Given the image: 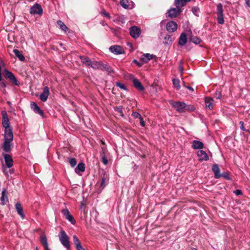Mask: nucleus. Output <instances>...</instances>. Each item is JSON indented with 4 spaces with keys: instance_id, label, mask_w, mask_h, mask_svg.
Segmentation results:
<instances>
[{
    "instance_id": "1",
    "label": "nucleus",
    "mask_w": 250,
    "mask_h": 250,
    "mask_svg": "<svg viewBox=\"0 0 250 250\" xmlns=\"http://www.w3.org/2000/svg\"><path fill=\"white\" fill-rule=\"evenodd\" d=\"M90 67L94 69H100L102 71H105L108 73L113 72L111 67L106 64L103 63L101 61L92 62Z\"/></svg>"
},
{
    "instance_id": "2",
    "label": "nucleus",
    "mask_w": 250,
    "mask_h": 250,
    "mask_svg": "<svg viewBox=\"0 0 250 250\" xmlns=\"http://www.w3.org/2000/svg\"><path fill=\"white\" fill-rule=\"evenodd\" d=\"M59 237L62 244L67 249H70V245L69 238L68 236L63 230H61L59 234Z\"/></svg>"
},
{
    "instance_id": "3",
    "label": "nucleus",
    "mask_w": 250,
    "mask_h": 250,
    "mask_svg": "<svg viewBox=\"0 0 250 250\" xmlns=\"http://www.w3.org/2000/svg\"><path fill=\"white\" fill-rule=\"evenodd\" d=\"M4 76L6 79H8L13 84L19 86L20 83L15 77L13 73L6 69L4 70Z\"/></svg>"
},
{
    "instance_id": "4",
    "label": "nucleus",
    "mask_w": 250,
    "mask_h": 250,
    "mask_svg": "<svg viewBox=\"0 0 250 250\" xmlns=\"http://www.w3.org/2000/svg\"><path fill=\"white\" fill-rule=\"evenodd\" d=\"M170 104L177 111L181 113L185 112V103L171 101Z\"/></svg>"
},
{
    "instance_id": "5",
    "label": "nucleus",
    "mask_w": 250,
    "mask_h": 250,
    "mask_svg": "<svg viewBox=\"0 0 250 250\" xmlns=\"http://www.w3.org/2000/svg\"><path fill=\"white\" fill-rule=\"evenodd\" d=\"M223 12V5L219 3L217 5L216 14L217 21L220 24H222L224 23Z\"/></svg>"
},
{
    "instance_id": "6",
    "label": "nucleus",
    "mask_w": 250,
    "mask_h": 250,
    "mask_svg": "<svg viewBox=\"0 0 250 250\" xmlns=\"http://www.w3.org/2000/svg\"><path fill=\"white\" fill-rule=\"evenodd\" d=\"M43 10L40 4L35 3L30 9V13L32 15H39L41 16L42 14Z\"/></svg>"
},
{
    "instance_id": "7",
    "label": "nucleus",
    "mask_w": 250,
    "mask_h": 250,
    "mask_svg": "<svg viewBox=\"0 0 250 250\" xmlns=\"http://www.w3.org/2000/svg\"><path fill=\"white\" fill-rule=\"evenodd\" d=\"M182 10L180 7L171 8L167 11V14L169 17L173 18L176 17Z\"/></svg>"
},
{
    "instance_id": "8",
    "label": "nucleus",
    "mask_w": 250,
    "mask_h": 250,
    "mask_svg": "<svg viewBox=\"0 0 250 250\" xmlns=\"http://www.w3.org/2000/svg\"><path fill=\"white\" fill-rule=\"evenodd\" d=\"M129 33L133 38L137 39L141 34V30L138 27L134 26L129 28Z\"/></svg>"
},
{
    "instance_id": "9",
    "label": "nucleus",
    "mask_w": 250,
    "mask_h": 250,
    "mask_svg": "<svg viewBox=\"0 0 250 250\" xmlns=\"http://www.w3.org/2000/svg\"><path fill=\"white\" fill-rule=\"evenodd\" d=\"M2 124L5 129L10 128L9 121L8 118V115L5 111L1 112Z\"/></svg>"
},
{
    "instance_id": "10",
    "label": "nucleus",
    "mask_w": 250,
    "mask_h": 250,
    "mask_svg": "<svg viewBox=\"0 0 250 250\" xmlns=\"http://www.w3.org/2000/svg\"><path fill=\"white\" fill-rule=\"evenodd\" d=\"M109 50L116 55L122 54L125 53L124 49L119 45H112L110 47Z\"/></svg>"
},
{
    "instance_id": "11",
    "label": "nucleus",
    "mask_w": 250,
    "mask_h": 250,
    "mask_svg": "<svg viewBox=\"0 0 250 250\" xmlns=\"http://www.w3.org/2000/svg\"><path fill=\"white\" fill-rule=\"evenodd\" d=\"M62 212L66 219L70 221L72 224H75L76 221L68 209L64 208L62 209Z\"/></svg>"
},
{
    "instance_id": "12",
    "label": "nucleus",
    "mask_w": 250,
    "mask_h": 250,
    "mask_svg": "<svg viewBox=\"0 0 250 250\" xmlns=\"http://www.w3.org/2000/svg\"><path fill=\"white\" fill-rule=\"evenodd\" d=\"M166 29L168 32L173 33L177 30V24L174 21H170L167 23Z\"/></svg>"
},
{
    "instance_id": "13",
    "label": "nucleus",
    "mask_w": 250,
    "mask_h": 250,
    "mask_svg": "<svg viewBox=\"0 0 250 250\" xmlns=\"http://www.w3.org/2000/svg\"><path fill=\"white\" fill-rule=\"evenodd\" d=\"M30 107L36 113L40 115L42 117L44 116L43 111L41 109L36 103L34 102H31L30 103Z\"/></svg>"
},
{
    "instance_id": "14",
    "label": "nucleus",
    "mask_w": 250,
    "mask_h": 250,
    "mask_svg": "<svg viewBox=\"0 0 250 250\" xmlns=\"http://www.w3.org/2000/svg\"><path fill=\"white\" fill-rule=\"evenodd\" d=\"M120 4L125 9H131L134 7V3L129 0H120Z\"/></svg>"
},
{
    "instance_id": "15",
    "label": "nucleus",
    "mask_w": 250,
    "mask_h": 250,
    "mask_svg": "<svg viewBox=\"0 0 250 250\" xmlns=\"http://www.w3.org/2000/svg\"><path fill=\"white\" fill-rule=\"evenodd\" d=\"M49 95V90L47 86L43 88V92L40 95V99L42 102H46Z\"/></svg>"
},
{
    "instance_id": "16",
    "label": "nucleus",
    "mask_w": 250,
    "mask_h": 250,
    "mask_svg": "<svg viewBox=\"0 0 250 250\" xmlns=\"http://www.w3.org/2000/svg\"><path fill=\"white\" fill-rule=\"evenodd\" d=\"M13 140V135L12 128L5 129L4 140L12 141Z\"/></svg>"
},
{
    "instance_id": "17",
    "label": "nucleus",
    "mask_w": 250,
    "mask_h": 250,
    "mask_svg": "<svg viewBox=\"0 0 250 250\" xmlns=\"http://www.w3.org/2000/svg\"><path fill=\"white\" fill-rule=\"evenodd\" d=\"M6 166L8 168L11 167L13 165V162L12 157L8 154L3 155Z\"/></svg>"
},
{
    "instance_id": "18",
    "label": "nucleus",
    "mask_w": 250,
    "mask_h": 250,
    "mask_svg": "<svg viewBox=\"0 0 250 250\" xmlns=\"http://www.w3.org/2000/svg\"><path fill=\"white\" fill-rule=\"evenodd\" d=\"M212 170L214 173L215 178L219 179L221 177L220 168L217 164H214L212 165Z\"/></svg>"
},
{
    "instance_id": "19",
    "label": "nucleus",
    "mask_w": 250,
    "mask_h": 250,
    "mask_svg": "<svg viewBox=\"0 0 250 250\" xmlns=\"http://www.w3.org/2000/svg\"><path fill=\"white\" fill-rule=\"evenodd\" d=\"M81 62L87 67H90L92 61L87 56L80 55L79 56Z\"/></svg>"
},
{
    "instance_id": "20",
    "label": "nucleus",
    "mask_w": 250,
    "mask_h": 250,
    "mask_svg": "<svg viewBox=\"0 0 250 250\" xmlns=\"http://www.w3.org/2000/svg\"><path fill=\"white\" fill-rule=\"evenodd\" d=\"M197 156L199 157L200 161H207L209 159L207 153L202 150L198 151Z\"/></svg>"
},
{
    "instance_id": "21",
    "label": "nucleus",
    "mask_w": 250,
    "mask_h": 250,
    "mask_svg": "<svg viewBox=\"0 0 250 250\" xmlns=\"http://www.w3.org/2000/svg\"><path fill=\"white\" fill-rule=\"evenodd\" d=\"M191 0H175L174 4L177 7L181 8L186 5L188 2H189Z\"/></svg>"
},
{
    "instance_id": "22",
    "label": "nucleus",
    "mask_w": 250,
    "mask_h": 250,
    "mask_svg": "<svg viewBox=\"0 0 250 250\" xmlns=\"http://www.w3.org/2000/svg\"><path fill=\"white\" fill-rule=\"evenodd\" d=\"M187 42V36L186 33H182L179 37L178 43L181 46H183L186 44Z\"/></svg>"
},
{
    "instance_id": "23",
    "label": "nucleus",
    "mask_w": 250,
    "mask_h": 250,
    "mask_svg": "<svg viewBox=\"0 0 250 250\" xmlns=\"http://www.w3.org/2000/svg\"><path fill=\"white\" fill-rule=\"evenodd\" d=\"M6 189L5 188H3L1 194V197L0 198V200L2 205H5L8 202V197L6 194Z\"/></svg>"
},
{
    "instance_id": "24",
    "label": "nucleus",
    "mask_w": 250,
    "mask_h": 250,
    "mask_svg": "<svg viewBox=\"0 0 250 250\" xmlns=\"http://www.w3.org/2000/svg\"><path fill=\"white\" fill-rule=\"evenodd\" d=\"M132 82L134 86L138 90L143 91L144 89V87L142 84L137 79H134Z\"/></svg>"
},
{
    "instance_id": "25",
    "label": "nucleus",
    "mask_w": 250,
    "mask_h": 250,
    "mask_svg": "<svg viewBox=\"0 0 250 250\" xmlns=\"http://www.w3.org/2000/svg\"><path fill=\"white\" fill-rule=\"evenodd\" d=\"M192 147L194 149H202L204 147V144L200 141L194 140L192 142Z\"/></svg>"
},
{
    "instance_id": "26",
    "label": "nucleus",
    "mask_w": 250,
    "mask_h": 250,
    "mask_svg": "<svg viewBox=\"0 0 250 250\" xmlns=\"http://www.w3.org/2000/svg\"><path fill=\"white\" fill-rule=\"evenodd\" d=\"M153 57V55L146 53L143 54L141 57V60L145 63L148 62Z\"/></svg>"
},
{
    "instance_id": "27",
    "label": "nucleus",
    "mask_w": 250,
    "mask_h": 250,
    "mask_svg": "<svg viewBox=\"0 0 250 250\" xmlns=\"http://www.w3.org/2000/svg\"><path fill=\"white\" fill-rule=\"evenodd\" d=\"M213 100L210 97H206L205 102L206 107H208L210 110L213 108Z\"/></svg>"
},
{
    "instance_id": "28",
    "label": "nucleus",
    "mask_w": 250,
    "mask_h": 250,
    "mask_svg": "<svg viewBox=\"0 0 250 250\" xmlns=\"http://www.w3.org/2000/svg\"><path fill=\"white\" fill-rule=\"evenodd\" d=\"M15 207L18 213L21 216L22 218H24V215L23 211V208L20 203H17Z\"/></svg>"
},
{
    "instance_id": "29",
    "label": "nucleus",
    "mask_w": 250,
    "mask_h": 250,
    "mask_svg": "<svg viewBox=\"0 0 250 250\" xmlns=\"http://www.w3.org/2000/svg\"><path fill=\"white\" fill-rule=\"evenodd\" d=\"M41 242L44 248V250H49L46 237L44 235L41 236Z\"/></svg>"
},
{
    "instance_id": "30",
    "label": "nucleus",
    "mask_w": 250,
    "mask_h": 250,
    "mask_svg": "<svg viewBox=\"0 0 250 250\" xmlns=\"http://www.w3.org/2000/svg\"><path fill=\"white\" fill-rule=\"evenodd\" d=\"M85 164L83 163H79L76 168L75 169V171L77 173L80 174V172H84L85 170Z\"/></svg>"
},
{
    "instance_id": "31",
    "label": "nucleus",
    "mask_w": 250,
    "mask_h": 250,
    "mask_svg": "<svg viewBox=\"0 0 250 250\" xmlns=\"http://www.w3.org/2000/svg\"><path fill=\"white\" fill-rule=\"evenodd\" d=\"M12 141L4 140L3 145V149L6 152H9L11 150L10 143Z\"/></svg>"
},
{
    "instance_id": "32",
    "label": "nucleus",
    "mask_w": 250,
    "mask_h": 250,
    "mask_svg": "<svg viewBox=\"0 0 250 250\" xmlns=\"http://www.w3.org/2000/svg\"><path fill=\"white\" fill-rule=\"evenodd\" d=\"M108 175L104 172L103 174V176L102 178L101 187L104 188L105 186V183L108 181Z\"/></svg>"
},
{
    "instance_id": "33",
    "label": "nucleus",
    "mask_w": 250,
    "mask_h": 250,
    "mask_svg": "<svg viewBox=\"0 0 250 250\" xmlns=\"http://www.w3.org/2000/svg\"><path fill=\"white\" fill-rule=\"evenodd\" d=\"M13 53L16 57H18L21 61H24L25 58L24 56L18 49H14Z\"/></svg>"
},
{
    "instance_id": "34",
    "label": "nucleus",
    "mask_w": 250,
    "mask_h": 250,
    "mask_svg": "<svg viewBox=\"0 0 250 250\" xmlns=\"http://www.w3.org/2000/svg\"><path fill=\"white\" fill-rule=\"evenodd\" d=\"M57 22L58 25L59 26L60 29L62 30L64 32H66L68 30V27L66 26V25L64 23V22L63 21H62L59 20L57 21Z\"/></svg>"
},
{
    "instance_id": "35",
    "label": "nucleus",
    "mask_w": 250,
    "mask_h": 250,
    "mask_svg": "<svg viewBox=\"0 0 250 250\" xmlns=\"http://www.w3.org/2000/svg\"><path fill=\"white\" fill-rule=\"evenodd\" d=\"M190 40L191 42H193L195 44H199L201 42V40L200 38L197 37H191L190 39Z\"/></svg>"
},
{
    "instance_id": "36",
    "label": "nucleus",
    "mask_w": 250,
    "mask_h": 250,
    "mask_svg": "<svg viewBox=\"0 0 250 250\" xmlns=\"http://www.w3.org/2000/svg\"><path fill=\"white\" fill-rule=\"evenodd\" d=\"M172 83L174 86L178 89H180L181 86L180 85V81L178 79H173L172 80Z\"/></svg>"
},
{
    "instance_id": "37",
    "label": "nucleus",
    "mask_w": 250,
    "mask_h": 250,
    "mask_svg": "<svg viewBox=\"0 0 250 250\" xmlns=\"http://www.w3.org/2000/svg\"><path fill=\"white\" fill-rule=\"evenodd\" d=\"M195 110V107L192 105L190 104H186L185 105V111H188L189 112H192Z\"/></svg>"
},
{
    "instance_id": "38",
    "label": "nucleus",
    "mask_w": 250,
    "mask_h": 250,
    "mask_svg": "<svg viewBox=\"0 0 250 250\" xmlns=\"http://www.w3.org/2000/svg\"><path fill=\"white\" fill-rule=\"evenodd\" d=\"M221 177H223L225 179H227L228 180H232L231 178L229 176V172H224L222 173L221 174Z\"/></svg>"
},
{
    "instance_id": "39",
    "label": "nucleus",
    "mask_w": 250,
    "mask_h": 250,
    "mask_svg": "<svg viewBox=\"0 0 250 250\" xmlns=\"http://www.w3.org/2000/svg\"><path fill=\"white\" fill-rule=\"evenodd\" d=\"M73 238L74 243L75 245V247L78 246L81 244V243L80 240L79 239L78 237L76 235H74L73 236Z\"/></svg>"
},
{
    "instance_id": "40",
    "label": "nucleus",
    "mask_w": 250,
    "mask_h": 250,
    "mask_svg": "<svg viewBox=\"0 0 250 250\" xmlns=\"http://www.w3.org/2000/svg\"><path fill=\"white\" fill-rule=\"evenodd\" d=\"M68 162L72 167H74L77 164V160L74 158H70Z\"/></svg>"
},
{
    "instance_id": "41",
    "label": "nucleus",
    "mask_w": 250,
    "mask_h": 250,
    "mask_svg": "<svg viewBox=\"0 0 250 250\" xmlns=\"http://www.w3.org/2000/svg\"><path fill=\"white\" fill-rule=\"evenodd\" d=\"M165 40H166L164 42L165 44H169L172 42L171 37L170 35H167L165 37Z\"/></svg>"
},
{
    "instance_id": "42",
    "label": "nucleus",
    "mask_w": 250,
    "mask_h": 250,
    "mask_svg": "<svg viewBox=\"0 0 250 250\" xmlns=\"http://www.w3.org/2000/svg\"><path fill=\"white\" fill-rule=\"evenodd\" d=\"M192 13L196 16H199V13L200 12L199 8L197 7H193L191 10Z\"/></svg>"
},
{
    "instance_id": "43",
    "label": "nucleus",
    "mask_w": 250,
    "mask_h": 250,
    "mask_svg": "<svg viewBox=\"0 0 250 250\" xmlns=\"http://www.w3.org/2000/svg\"><path fill=\"white\" fill-rule=\"evenodd\" d=\"M239 124L240 125V128L246 132H248L250 133V130L249 129H246L244 127V123L243 121H240L239 122Z\"/></svg>"
},
{
    "instance_id": "44",
    "label": "nucleus",
    "mask_w": 250,
    "mask_h": 250,
    "mask_svg": "<svg viewBox=\"0 0 250 250\" xmlns=\"http://www.w3.org/2000/svg\"><path fill=\"white\" fill-rule=\"evenodd\" d=\"M132 116L133 117H134V118H139V119L141 118L142 117L141 115H140V114L136 111H134L132 112Z\"/></svg>"
},
{
    "instance_id": "45",
    "label": "nucleus",
    "mask_w": 250,
    "mask_h": 250,
    "mask_svg": "<svg viewBox=\"0 0 250 250\" xmlns=\"http://www.w3.org/2000/svg\"><path fill=\"white\" fill-rule=\"evenodd\" d=\"M116 86L124 90H125L126 89L124 84L120 82L116 83Z\"/></svg>"
},
{
    "instance_id": "46",
    "label": "nucleus",
    "mask_w": 250,
    "mask_h": 250,
    "mask_svg": "<svg viewBox=\"0 0 250 250\" xmlns=\"http://www.w3.org/2000/svg\"><path fill=\"white\" fill-rule=\"evenodd\" d=\"M102 161L103 164L106 165L108 164V160L105 157V155H102Z\"/></svg>"
},
{
    "instance_id": "47",
    "label": "nucleus",
    "mask_w": 250,
    "mask_h": 250,
    "mask_svg": "<svg viewBox=\"0 0 250 250\" xmlns=\"http://www.w3.org/2000/svg\"><path fill=\"white\" fill-rule=\"evenodd\" d=\"M101 14L102 15L107 17L109 19H110L111 18V16H110V14L106 12L104 10L102 11L101 12Z\"/></svg>"
},
{
    "instance_id": "48",
    "label": "nucleus",
    "mask_w": 250,
    "mask_h": 250,
    "mask_svg": "<svg viewBox=\"0 0 250 250\" xmlns=\"http://www.w3.org/2000/svg\"><path fill=\"white\" fill-rule=\"evenodd\" d=\"M102 151L101 152L102 155H105L107 149L106 146H101Z\"/></svg>"
},
{
    "instance_id": "49",
    "label": "nucleus",
    "mask_w": 250,
    "mask_h": 250,
    "mask_svg": "<svg viewBox=\"0 0 250 250\" xmlns=\"http://www.w3.org/2000/svg\"><path fill=\"white\" fill-rule=\"evenodd\" d=\"M234 193L236 195H242L243 194L242 191L240 189H236V190H234Z\"/></svg>"
},
{
    "instance_id": "50",
    "label": "nucleus",
    "mask_w": 250,
    "mask_h": 250,
    "mask_svg": "<svg viewBox=\"0 0 250 250\" xmlns=\"http://www.w3.org/2000/svg\"><path fill=\"white\" fill-rule=\"evenodd\" d=\"M0 86L4 88H5L6 87V84L4 81L0 82Z\"/></svg>"
},
{
    "instance_id": "51",
    "label": "nucleus",
    "mask_w": 250,
    "mask_h": 250,
    "mask_svg": "<svg viewBox=\"0 0 250 250\" xmlns=\"http://www.w3.org/2000/svg\"><path fill=\"white\" fill-rule=\"evenodd\" d=\"M140 119V125L142 126H145V122H144V121L143 120V117H141V118L139 119Z\"/></svg>"
},
{
    "instance_id": "52",
    "label": "nucleus",
    "mask_w": 250,
    "mask_h": 250,
    "mask_svg": "<svg viewBox=\"0 0 250 250\" xmlns=\"http://www.w3.org/2000/svg\"><path fill=\"white\" fill-rule=\"evenodd\" d=\"M77 250H85L82 246V245H80L76 247Z\"/></svg>"
},
{
    "instance_id": "53",
    "label": "nucleus",
    "mask_w": 250,
    "mask_h": 250,
    "mask_svg": "<svg viewBox=\"0 0 250 250\" xmlns=\"http://www.w3.org/2000/svg\"><path fill=\"white\" fill-rule=\"evenodd\" d=\"M133 62L135 63L138 66L141 67L142 65V63L138 62L136 60H134Z\"/></svg>"
},
{
    "instance_id": "54",
    "label": "nucleus",
    "mask_w": 250,
    "mask_h": 250,
    "mask_svg": "<svg viewBox=\"0 0 250 250\" xmlns=\"http://www.w3.org/2000/svg\"><path fill=\"white\" fill-rule=\"evenodd\" d=\"M246 4L250 7V0H245Z\"/></svg>"
},
{
    "instance_id": "55",
    "label": "nucleus",
    "mask_w": 250,
    "mask_h": 250,
    "mask_svg": "<svg viewBox=\"0 0 250 250\" xmlns=\"http://www.w3.org/2000/svg\"><path fill=\"white\" fill-rule=\"evenodd\" d=\"M100 142H101V145L105 146V142L104 141H103L102 140H100Z\"/></svg>"
},
{
    "instance_id": "56",
    "label": "nucleus",
    "mask_w": 250,
    "mask_h": 250,
    "mask_svg": "<svg viewBox=\"0 0 250 250\" xmlns=\"http://www.w3.org/2000/svg\"><path fill=\"white\" fill-rule=\"evenodd\" d=\"M187 88L192 91H193V88L192 87H191V86H187Z\"/></svg>"
},
{
    "instance_id": "57",
    "label": "nucleus",
    "mask_w": 250,
    "mask_h": 250,
    "mask_svg": "<svg viewBox=\"0 0 250 250\" xmlns=\"http://www.w3.org/2000/svg\"><path fill=\"white\" fill-rule=\"evenodd\" d=\"M180 71H181V72H182V71H183V67H182V66H180Z\"/></svg>"
},
{
    "instance_id": "58",
    "label": "nucleus",
    "mask_w": 250,
    "mask_h": 250,
    "mask_svg": "<svg viewBox=\"0 0 250 250\" xmlns=\"http://www.w3.org/2000/svg\"><path fill=\"white\" fill-rule=\"evenodd\" d=\"M2 75H1V73H0V81H2Z\"/></svg>"
},
{
    "instance_id": "59",
    "label": "nucleus",
    "mask_w": 250,
    "mask_h": 250,
    "mask_svg": "<svg viewBox=\"0 0 250 250\" xmlns=\"http://www.w3.org/2000/svg\"><path fill=\"white\" fill-rule=\"evenodd\" d=\"M102 24H103V25H104H104H107V24H106V23H105L104 22H103Z\"/></svg>"
},
{
    "instance_id": "60",
    "label": "nucleus",
    "mask_w": 250,
    "mask_h": 250,
    "mask_svg": "<svg viewBox=\"0 0 250 250\" xmlns=\"http://www.w3.org/2000/svg\"><path fill=\"white\" fill-rule=\"evenodd\" d=\"M82 207H83V204L82 203V204H81V208H82Z\"/></svg>"
},
{
    "instance_id": "61",
    "label": "nucleus",
    "mask_w": 250,
    "mask_h": 250,
    "mask_svg": "<svg viewBox=\"0 0 250 250\" xmlns=\"http://www.w3.org/2000/svg\"><path fill=\"white\" fill-rule=\"evenodd\" d=\"M36 250H39L38 248L37 247Z\"/></svg>"
},
{
    "instance_id": "62",
    "label": "nucleus",
    "mask_w": 250,
    "mask_h": 250,
    "mask_svg": "<svg viewBox=\"0 0 250 250\" xmlns=\"http://www.w3.org/2000/svg\"><path fill=\"white\" fill-rule=\"evenodd\" d=\"M145 157V155H144V156H142V158H144Z\"/></svg>"
}]
</instances>
